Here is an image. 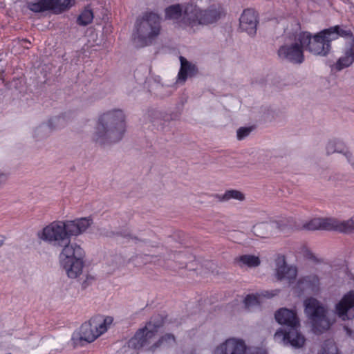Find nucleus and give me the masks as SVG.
<instances>
[{
  "label": "nucleus",
  "instance_id": "nucleus-11",
  "mask_svg": "<svg viewBox=\"0 0 354 354\" xmlns=\"http://www.w3.org/2000/svg\"><path fill=\"white\" fill-rule=\"evenodd\" d=\"M299 327H290L288 331L279 329L274 334V339L284 345H290L295 348H302L305 344L306 338L299 331Z\"/></svg>",
  "mask_w": 354,
  "mask_h": 354
},
{
  "label": "nucleus",
  "instance_id": "nucleus-43",
  "mask_svg": "<svg viewBox=\"0 0 354 354\" xmlns=\"http://www.w3.org/2000/svg\"><path fill=\"white\" fill-rule=\"evenodd\" d=\"M181 265H185L186 263L185 261H180Z\"/></svg>",
  "mask_w": 354,
  "mask_h": 354
},
{
  "label": "nucleus",
  "instance_id": "nucleus-13",
  "mask_svg": "<svg viewBox=\"0 0 354 354\" xmlns=\"http://www.w3.org/2000/svg\"><path fill=\"white\" fill-rule=\"evenodd\" d=\"M111 127V113L106 112L101 115L93 133V140L95 142L104 145L109 142Z\"/></svg>",
  "mask_w": 354,
  "mask_h": 354
},
{
  "label": "nucleus",
  "instance_id": "nucleus-3",
  "mask_svg": "<svg viewBox=\"0 0 354 354\" xmlns=\"http://www.w3.org/2000/svg\"><path fill=\"white\" fill-rule=\"evenodd\" d=\"M351 30L339 26L324 29L314 35L308 31L299 30L297 39L303 48L315 55L325 57L331 50L330 43L339 37H351Z\"/></svg>",
  "mask_w": 354,
  "mask_h": 354
},
{
  "label": "nucleus",
  "instance_id": "nucleus-30",
  "mask_svg": "<svg viewBox=\"0 0 354 354\" xmlns=\"http://www.w3.org/2000/svg\"><path fill=\"white\" fill-rule=\"evenodd\" d=\"M176 344V339L174 335L170 333H167L165 335L162 336L157 342L153 344L152 348L156 350L160 347H170L174 346Z\"/></svg>",
  "mask_w": 354,
  "mask_h": 354
},
{
  "label": "nucleus",
  "instance_id": "nucleus-6",
  "mask_svg": "<svg viewBox=\"0 0 354 354\" xmlns=\"http://www.w3.org/2000/svg\"><path fill=\"white\" fill-rule=\"evenodd\" d=\"M299 30V25L296 24L295 28L292 32H286L287 36L285 41L277 50L280 59L293 64H299L304 62V50L305 49L299 44V40L297 39Z\"/></svg>",
  "mask_w": 354,
  "mask_h": 354
},
{
  "label": "nucleus",
  "instance_id": "nucleus-25",
  "mask_svg": "<svg viewBox=\"0 0 354 354\" xmlns=\"http://www.w3.org/2000/svg\"><path fill=\"white\" fill-rule=\"evenodd\" d=\"M319 279L316 274H309L301 277L298 281V286L302 289H310L313 291L319 290Z\"/></svg>",
  "mask_w": 354,
  "mask_h": 354
},
{
  "label": "nucleus",
  "instance_id": "nucleus-39",
  "mask_svg": "<svg viewBox=\"0 0 354 354\" xmlns=\"http://www.w3.org/2000/svg\"><path fill=\"white\" fill-rule=\"evenodd\" d=\"M19 43L20 45L26 49H28L30 48L29 45L30 44V42L26 39H21L19 41Z\"/></svg>",
  "mask_w": 354,
  "mask_h": 354
},
{
  "label": "nucleus",
  "instance_id": "nucleus-29",
  "mask_svg": "<svg viewBox=\"0 0 354 354\" xmlns=\"http://www.w3.org/2000/svg\"><path fill=\"white\" fill-rule=\"evenodd\" d=\"M216 198L221 202L228 201L232 199L242 201L245 199L244 194L238 190L230 189L223 194H217Z\"/></svg>",
  "mask_w": 354,
  "mask_h": 354
},
{
  "label": "nucleus",
  "instance_id": "nucleus-15",
  "mask_svg": "<svg viewBox=\"0 0 354 354\" xmlns=\"http://www.w3.org/2000/svg\"><path fill=\"white\" fill-rule=\"evenodd\" d=\"M127 130L126 115L121 109L112 110V143L120 141Z\"/></svg>",
  "mask_w": 354,
  "mask_h": 354
},
{
  "label": "nucleus",
  "instance_id": "nucleus-38",
  "mask_svg": "<svg viewBox=\"0 0 354 354\" xmlns=\"http://www.w3.org/2000/svg\"><path fill=\"white\" fill-rule=\"evenodd\" d=\"M302 252L304 256L308 259H312L314 257L313 254L311 252V251L306 247L302 248Z\"/></svg>",
  "mask_w": 354,
  "mask_h": 354
},
{
  "label": "nucleus",
  "instance_id": "nucleus-42",
  "mask_svg": "<svg viewBox=\"0 0 354 354\" xmlns=\"http://www.w3.org/2000/svg\"><path fill=\"white\" fill-rule=\"evenodd\" d=\"M3 242H4L3 239H0V247L3 245Z\"/></svg>",
  "mask_w": 354,
  "mask_h": 354
},
{
  "label": "nucleus",
  "instance_id": "nucleus-21",
  "mask_svg": "<svg viewBox=\"0 0 354 354\" xmlns=\"http://www.w3.org/2000/svg\"><path fill=\"white\" fill-rule=\"evenodd\" d=\"M326 152L328 155L334 153H342L345 156L348 162H352L353 160L352 153L342 141L337 139H330L327 142L326 145Z\"/></svg>",
  "mask_w": 354,
  "mask_h": 354
},
{
  "label": "nucleus",
  "instance_id": "nucleus-1",
  "mask_svg": "<svg viewBox=\"0 0 354 354\" xmlns=\"http://www.w3.org/2000/svg\"><path fill=\"white\" fill-rule=\"evenodd\" d=\"M223 14V9L219 6L212 5L203 9L194 3L183 6L174 4L168 6L165 10L166 19H180V22L193 31L216 22Z\"/></svg>",
  "mask_w": 354,
  "mask_h": 354
},
{
  "label": "nucleus",
  "instance_id": "nucleus-31",
  "mask_svg": "<svg viewBox=\"0 0 354 354\" xmlns=\"http://www.w3.org/2000/svg\"><path fill=\"white\" fill-rule=\"evenodd\" d=\"M93 19V13L91 9L85 8L78 16L77 24L82 26L90 24Z\"/></svg>",
  "mask_w": 354,
  "mask_h": 354
},
{
  "label": "nucleus",
  "instance_id": "nucleus-4",
  "mask_svg": "<svg viewBox=\"0 0 354 354\" xmlns=\"http://www.w3.org/2000/svg\"><path fill=\"white\" fill-rule=\"evenodd\" d=\"M162 18L159 13L153 10L142 12L136 19L132 41L135 46L142 48L155 43L162 32Z\"/></svg>",
  "mask_w": 354,
  "mask_h": 354
},
{
  "label": "nucleus",
  "instance_id": "nucleus-12",
  "mask_svg": "<svg viewBox=\"0 0 354 354\" xmlns=\"http://www.w3.org/2000/svg\"><path fill=\"white\" fill-rule=\"evenodd\" d=\"M245 342L238 337H230L218 345L212 354H244L246 351Z\"/></svg>",
  "mask_w": 354,
  "mask_h": 354
},
{
  "label": "nucleus",
  "instance_id": "nucleus-22",
  "mask_svg": "<svg viewBox=\"0 0 354 354\" xmlns=\"http://www.w3.org/2000/svg\"><path fill=\"white\" fill-rule=\"evenodd\" d=\"M180 68L177 76V82L183 84L187 78L192 77L196 75L198 72L197 67L195 64L187 61L184 57H180Z\"/></svg>",
  "mask_w": 354,
  "mask_h": 354
},
{
  "label": "nucleus",
  "instance_id": "nucleus-27",
  "mask_svg": "<svg viewBox=\"0 0 354 354\" xmlns=\"http://www.w3.org/2000/svg\"><path fill=\"white\" fill-rule=\"evenodd\" d=\"M335 231L341 233H351L354 231V214L347 220L335 218Z\"/></svg>",
  "mask_w": 354,
  "mask_h": 354
},
{
  "label": "nucleus",
  "instance_id": "nucleus-34",
  "mask_svg": "<svg viewBox=\"0 0 354 354\" xmlns=\"http://www.w3.org/2000/svg\"><path fill=\"white\" fill-rule=\"evenodd\" d=\"M321 354H337V348L333 340H328L324 344Z\"/></svg>",
  "mask_w": 354,
  "mask_h": 354
},
{
  "label": "nucleus",
  "instance_id": "nucleus-9",
  "mask_svg": "<svg viewBox=\"0 0 354 354\" xmlns=\"http://www.w3.org/2000/svg\"><path fill=\"white\" fill-rule=\"evenodd\" d=\"M75 0H35L27 3V8L33 12L39 13L53 10L55 13H62L71 8Z\"/></svg>",
  "mask_w": 354,
  "mask_h": 354
},
{
  "label": "nucleus",
  "instance_id": "nucleus-32",
  "mask_svg": "<svg viewBox=\"0 0 354 354\" xmlns=\"http://www.w3.org/2000/svg\"><path fill=\"white\" fill-rule=\"evenodd\" d=\"M50 132V128L46 124H41L37 127L34 131V137L37 139H43L48 136Z\"/></svg>",
  "mask_w": 354,
  "mask_h": 354
},
{
  "label": "nucleus",
  "instance_id": "nucleus-7",
  "mask_svg": "<svg viewBox=\"0 0 354 354\" xmlns=\"http://www.w3.org/2000/svg\"><path fill=\"white\" fill-rule=\"evenodd\" d=\"M304 306L315 333H322L330 328L331 323L327 317V310L319 301L310 297L304 301Z\"/></svg>",
  "mask_w": 354,
  "mask_h": 354
},
{
  "label": "nucleus",
  "instance_id": "nucleus-33",
  "mask_svg": "<svg viewBox=\"0 0 354 354\" xmlns=\"http://www.w3.org/2000/svg\"><path fill=\"white\" fill-rule=\"evenodd\" d=\"M161 113L156 110H149L144 115V120L147 122L158 124Z\"/></svg>",
  "mask_w": 354,
  "mask_h": 354
},
{
  "label": "nucleus",
  "instance_id": "nucleus-10",
  "mask_svg": "<svg viewBox=\"0 0 354 354\" xmlns=\"http://www.w3.org/2000/svg\"><path fill=\"white\" fill-rule=\"evenodd\" d=\"M274 275L277 280L292 283L297 277V268L286 263L285 255L277 254L274 259Z\"/></svg>",
  "mask_w": 354,
  "mask_h": 354
},
{
  "label": "nucleus",
  "instance_id": "nucleus-24",
  "mask_svg": "<svg viewBox=\"0 0 354 354\" xmlns=\"http://www.w3.org/2000/svg\"><path fill=\"white\" fill-rule=\"evenodd\" d=\"M65 270L69 278L75 279L78 277L82 273L84 267L83 259L70 261L68 263L61 264Z\"/></svg>",
  "mask_w": 354,
  "mask_h": 354
},
{
  "label": "nucleus",
  "instance_id": "nucleus-14",
  "mask_svg": "<svg viewBox=\"0 0 354 354\" xmlns=\"http://www.w3.org/2000/svg\"><path fill=\"white\" fill-rule=\"evenodd\" d=\"M335 313L338 317L345 321L354 317V291L351 290L344 295L335 305Z\"/></svg>",
  "mask_w": 354,
  "mask_h": 354
},
{
  "label": "nucleus",
  "instance_id": "nucleus-26",
  "mask_svg": "<svg viewBox=\"0 0 354 354\" xmlns=\"http://www.w3.org/2000/svg\"><path fill=\"white\" fill-rule=\"evenodd\" d=\"M274 295V294H270L268 291H265L261 292V294H251L248 295L244 299L243 303L245 307L248 310H252L254 307L258 306L261 302V297H271Z\"/></svg>",
  "mask_w": 354,
  "mask_h": 354
},
{
  "label": "nucleus",
  "instance_id": "nucleus-16",
  "mask_svg": "<svg viewBox=\"0 0 354 354\" xmlns=\"http://www.w3.org/2000/svg\"><path fill=\"white\" fill-rule=\"evenodd\" d=\"M84 251L79 245L69 242L62 246L59 258L60 263L63 264L75 260L84 259Z\"/></svg>",
  "mask_w": 354,
  "mask_h": 354
},
{
  "label": "nucleus",
  "instance_id": "nucleus-20",
  "mask_svg": "<svg viewBox=\"0 0 354 354\" xmlns=\"http://www.w3.org/2000/svg\"><path fill=\"white\" fill-rule=\"evenodd\" d=\"M304 227L308 230L335 231V218H314L305 223Z\"/></svg>",
  "mask_w": 354,
  "mask_h": 354
},
{
  "label": "nucleus",
  "instance_id": "nucleus-19",
  "mask_svg": "<svg viewBox=\"0 0 354 354\" xmlns=\"http://www.w3.org/2000/svg\"><path fill=\"white\" fill-rule=\"evenodd\" d=\"M274 317L276 321L281 325H286L289 328L300 326L299 318L295 310L283 308L275 313Z\"/></svg>",
  "mask_w": 354,
  "mask_h": 354
},
{
  "label": "nucleus",
  "instance_id": "nucleus-18",
  "mask_svg": "<svg viewBox=\"0 0 354 354\" xmlns=\"http://www.w3.org/2000/svg\"><path fill=\"white\" fill-rule=\"evenodd\" d=\"M286 229L284 224L279 221L261 223L254 227V234L261 238H267L276 234L279 232H283Z\"/></svg>",
  "mask_w": 354,
  "mask_h": 354
},
{
  "label": "nucleus",
  "instance_id": "nucleus-5",
  "mask_svg": "<svg viewBox=\"0 0 354 354\" xmlns=\"http://www.w3.org/2000/svg\"><path fill=\"white\" fill-rule=\"evenodd\" d=\"M110 324L111 319L109 317L105 318L102 315L94 316L82 324L80 331L73 334L72 339L75 344L83 341L93 342L107 330V326Z\"/></svg>",
  "mask_w": 354,
  "mask_h": 354
},
{
  "label": "nucleus",
  "instance_id": "nucleus-36",
  "mask_svg": "<svg viewBox=\"0 0 354 354\" xmlns=\"http://www.w3.org/2000/svg\"><path fill=\"white\" fill-rule=\"evenodd\" d=\"M244 354H267V352L261 348L247 346Z\"/></svg>",
  "mask_w": 354,
  "mask_h": 354
},
{
  "label": "nucleus",
  "instance_id": "nucleus-37",
  "mask_svg": "<svg viewBox=\"0 0 354 354\" xmlns=\"http://www.w3.org/2000/svg\"><path fill=\"white\" fill-rule=\"evenodd\" d=\"M94 280L92 276L86 275V279L82 282V287L83 289L86 288Z\"/></svg>",
  "mask_w": 354,
  "mask_h": 354
},
{
  "label": "nucleus",
  "instance_id": "nucleus-28",
  "mask_svg": "<svg viewBox=\"0 0 354 354\" xmlns=\"http://www.w3.org/2000/svg\"><path fill=\"white\" fill-rule=\"evenodd\" d=\"M237 261L241 267L247 266L249 268H255L259 266L261 263L259 257L250 254L242 255Z\"/></svg>",
  "mask_w": 354,
  "mask_h": 354
},
{
  "label": "nucleus",
  "instance_id": "nucleus-35",
  "mask_svg": "<svg viewBox=\"0 0 354 354\" xmlns=\"http://www.w3.org/2000/svg\"><path fill=\"white\" fill-rule=\"evenodd\" d=\"M252 131V127H241L236 131L237 139L239 140L245 139Z\"/></svg>",
  "mask_w": 354,
  "mask_h": 354
},
{
  "label": "nucleus",
  "instance_id": "nucleus-8",
  "mask_svg": "<svg viewBox=\"0 0 354 354\" xmlns=\"http://www.w3.org/2000/svg\"><path fill=\"white\" fill-rule=\"evenodd\" d=\"M162 323H156L154 320L149 322L146 326L138 329L134 336L128 342V346L131 348L139 350L145 348L149 351H154L152 348V339L161 326Z\"/></svg>",
  "mask_w": 354,
  "mask_h": 354
},
{
  "label": "nucleus",
  "instance_id": "nucleus-2",
  "mask_svg": "<svg viewBox=\"0 0 354 354\" xmlns=\"http://www.w3.org/2000/svg\"><path fill=\"white\" fill-rule=\"evenodd\" d=\"M91 217H82L75 220L53 221L38 232V238L49 245L61 248L71 242V236L82 234L91 226Z\"/></svg>",
  "mask_w": 354,
  "mask_h": 354
},
{
  "label": "nucleus",
  "instance_id": "nucleus-40",
  "mask_svg": "<svg viewBox=\"0 0 354 354\" xmlns=\"http://www.w3.org/2000/svg\"><path fill=\"white\" fill-rule=\"evenodd\" d=\"M169 259H173L174 261H178V259H180V254L178 253V254H171L169 255Z\"/></svg>",
  "mask_w": 354,
  "mask_h": 354
},
{
  "label": "nucleus",
  "instance_id": "nucleus-23",
  "mask_svg": "<svg viewBox=\"0 0 354 354\" xmlns=\"http://www.w3.org/2000/svg\"><path fill=\"white\" fill-rule=\"evenodd\" d=\"M348 38L351 39L350 46L345 49L344 54L334 65L337 71H341L350 66L354 62V39L353 35Z\"/></svg>",
  "mask_w": 354,
  "mask_h": 354
},
{
  "label": "nucleus",
  "instance_id": "nucleus-41",
  "mask_svg": "<svg viewBox=\"0 0 354 354\" xmlns=\"http://www.w3.org/2000/svg\"><path fill=\"white\" fill-rule=\"evenodd\" d=\"M7 180V175L4 173H0V184L3 183Z\"/></svg>",
  "mask_w": 354,
  "mask_h": 354
},
{
  "label": "nucleus",
  "instance_id": "nucleus-17",
  "mask_svg": "<svg viewBox=\"0 0 354 354\" xmlns=\"http://www.w3.org/2000/svg\"><path fill=\"white\" fill-rule=\"evenodd\" d=\"M240 28L250 36H254L257 32L258 24L257 15L252 9L243 11L240 17Z\"/></svg>",
  "mask_w": 354,
  "mask_h": 354
}]
</instances>
